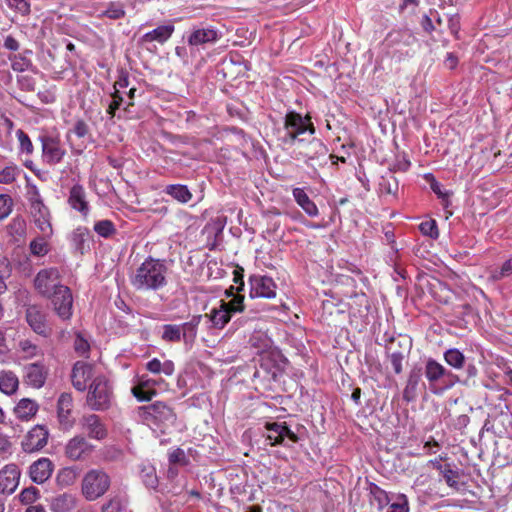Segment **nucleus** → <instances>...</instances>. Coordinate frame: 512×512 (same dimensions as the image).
Here are the masks:
<instances>
[{
	"instance_id": "2eb2a0df",
	"label": "nucleus",
	"mask_w": 512,
	"mask_h": 512,
	"mask_svg": "<svg viewBox=\"0 0 512 512\" xmlns=\"http://www.w3.org/2000/svg\"><path fill=\"white\" fill-rule=\"evenodd\" d=\"M267 440L270 441V444L273 445H284L288 446L284 441L285 438H288L291 442H297L298 436L289 429V427L285 423H267Z\"/></svg>"
},
{
	"instance_id": "58836bf2",
	"label": "nucleus",
	"mask_w": 512,
	"mask_h": 512,
	"mask_svg": "<svg viewBox=\"0 0 512 512\" xmlns=\"http://www.w3.org/2000/svg\"><path fill=\"white\" fill-rule=\"evenodd\" d=\"M369 493L380 511L388 506L391 501L389 494L374 483L370 484Z\"/></svg>"
},
{
	"instance_id": "c9c22d12",
	"label": "nucleus",
	"mask_w": 512,
	"mask_h": 512,
	"mask_svg": "<svg viewBox=\"0 0 512 512\" xmlns=\"http://www.w3.org/2000/svg\"><path fill=\"white\" fill-rule=\"evenodd\" d=\"M19 385L18 377L12 371H3L0 374V391L10 395L13 394Z\"/></svg>"
},
{
	"instance_id": "a878e982",
	"label": "nucleus",
	"mask_w": 512,
	"mask_h": 512,
	"mask_svg": "<svg viewBox=\"0 0 512 512\" xmlns=\"http://www.w3.org/2000/svg\"><path fill=\"white\" fill-rule=\"evenodd\" d=\"M211 322V328L221 330L231 320L232 315L226 308L224 300L219 301V306L211 309L210 313L204 315Z\"/></svg>"
},
{
	"instance_id": "bb28decb",
	"label": "nucleus",
	"mask_w": 512,
	"mask_h": 512,
	"mask_svg": "<svg viewBox=\"0 0 512 512\" xmlns=\"http://www.w3.org/2000/svg\"><path fill=\"white\" fill-rule=\"evenodd\" d=\"M202 317L193 315L189 321L179 324L181 339L185 345L191 346L195 342Z\"/></svg>"
},
{
	"instance_id": "37998d69",
	"label": "nucleus",
	"mask_w": 512,
	"mask_h": 512,
	"mask_svg": "<svg viewBox=\"0 0 512 512\" xmlns=\"http://www.w3.org/2000/svg\"><path fill=\"white\" fill-rule=\"evenodd\" d=\"M18 350L22 356L27 359L34 358L41 354V349L39 346L28 339L19 341Z\"/></svg>"
},
{
	"instance_id": "e2e57ef3",
	"label": "nucleus",
	"mask_w": 512,
	"mask_h": 512,
	"mask_svg": "<svg viewBox=\"0 0 512 512\" xmlns=\"http://www.w3.org/2000/svg\"><path fill=\"white\" fill-rule=\"evenodd\" d=\"M104 14L108 18L116 20L125 16V10L121 4L111 3Z\"/></svg>"
},
{
	"instance_id": "052dcab7",
	"label": "nucleus",
	"mask_w": 512,
	"mask_h": 512,
	"mask_svg": "<svg viewBox=\"0 0 512 512\" xmlns=\"http://www.w3.org/2000/svg\"><path fill=\"white\" fill-rule=\"evenodd\" d=\"M225 304L231 315L242 312L245 308L244 297L241 295L234 296L229 302H225Z\"/></svg>"
},
{
	"instance_id": "6e6d98bb",
	"label": "nucleus",
	"mask_w": 512,
	"mask_h": 512,
	"mask_svg": "<svg viewBox=\"0 0 512 512\" xmlns=\"http://www.w3.org/2000/svg\"><path fill=\"white\" fill-rule=\"evenodd\" d=\"M19 173V169L16 165H8L0 171V183L1 184H11L15 181L17 175Z\"/></svg>"
},
{
	"instance_id": "7ed1b4c3",
	"label": "nucleus",
	"mask_w": 512,
	"mask_h": 512,
	"mask_svg": "<svg viewBox=\"0 0 512 512\" xmlns=\"http://www.w3.org/2000/svg\"><path fill=\"white\" fill-rule=\"evenodd\" d=\"M308 132L311 136L315 134V127L311 122L309 114L302 116L301 114L290 111L284 117V130L280 135V141L285 145L298 144L299 136Z\"/></svg>"
},
{
	"instance_id": "bf43d9fd",
	"label": "nucleus",
	"mask_w": 512,
	"mask_h": 512,
	"mask_svg": "<svg viewBox=\"0 0 512 512\" xmlns=\"http://www.w3.org/2000/svg\"><path fill=\"white\" fill-rule=\"evenodd\" d=\"M16 136H17V139L19 141L21 152L26 153L28 155L32 154V152H33V144L31 142L28 134H26L23 130L18 129L16 131Z\"/></svg>"
},
{
	"instance_id": "5701e85b",
	"label": "nucleus",
	"mask_w": 512,
	"mask_h": 512,
	"mask_svg": "<svg viewBox=\"0 0 512 512\" xmlns=\"http://www.w3.org/2000/svg\"><path fill=\"white\" fill-rule=\"evenodd\" d=\"M68 204L70 207L80 212L84 217L89 214L90 207L86 198V192L82 185L75 184L69 191Z\"/></svg>"
},
{
	"instance_id": "f3484780",
	"label": "nucleus",
	"mask_w": 512,
	"mask_h": 512,
	"mask_svg": "<svg viewBox=\"0 0 512 512\" xmlns=\"http://www.w3.org/2000/svg\"><path fill=\"white\" fill-rule=\"evenodd\" d=\"M54 471L53 462L47 457H41L29 466V477L36 484H44Z\"/></svg>"
},
{
	"instance_id": "de8ad7c7",
	"label": "nucleus",
	"mask_w": 512,
	"mask_h": 512,
	"mask_svg": "<svg viewBox=\"0 0 512 512\" xmlns=\"http://www.w3.org/2000/svg\"><path fill=\"white\" fill-rule=\"evenodd\" d=\"M140 476L147 488L155 489L157 487L158 477L153 466H144L141 469Z\"/></svg>"
},
{
	"instance_id": "6e6552de",
	"label": "nucleus",
	"mask_w": 512,
	"mask_h": 512,
	"mask_svg": "<svg viewBox=\"0 0 512 512\" xmlns=\"http://www.w3.org/2000/svg\"><path fill=\"white\" fill-rule=\"evenodd\" d=\"M35 289L45 297L58 290L63 285L60 283V273L57 268H45L40 270L34 279Z\"/></svg>"
},
{
	"instance_id": "412c9836",
	"label": "nucleus",
	"mask_w": 512,
	"mask_h": 512,
	"mask_svg": "<svg viewBox=\"0 0 512 512\" xmlns=\"http://www.w3.org/2000/svg\"><path fill=\"white\" fill-rule=\"evenodd\" d=\"M416 42V37L409 29L393 30L388 33L385 43L393 52H401L403 47L412 46Z\"/></svg>"
},
{
	"instance_id": "20e7f679",
	"label": "nucleus",
	"mask_w": 512,
	"mask_h": 512,
	"mask_svg": "<svg viewBox=\"0 0 512 512\" xmlns=\"http://www.w3.org/2000/svg\"><path fill=\"white\" fill-rule=\"evenodd\" d=\"M424 376L429 383V388L433 393H438V387L442 390L451 389L455 384L461 382L458 375L446 369L441 363L433 358L425 362Z\"/></svg>"
},
{
	"instance_id": "774afa93",
	"label": "nucleus",
	"mask_w": 512,
	"mask_h": 512,
	"mask_svg": "<svg viewBox=\"0 0 512 512\" xmlns=\"http://www.w3.org/2000/svg\"><path fill=\"white\" fill-rule=\"evenodd\" d=\"M112 98H113V100L108 106L107 113L111 117H114L116 114V111L120 108V106L123 102V98L120 95L119 90L114 91V93L112 94Z\"/></svg>"
},
{
	"instance_id": "3c124183",
	"label": "nucleus",
	"mask_w": 512,
	"mask_h": 512,
	"mask_svg": "<svg viewBox=\"0 0 512 512\" xmlns=\"http://www.w3.org/2000/svg\"><path fill=\"white\" fill-rule=\"evenodd\" d=\"M77 478V471L74 467H66L61 469L57 474V482L63 486L72 485Z\"/></svg>"
},
{
	"instance_id": "13d9d810",
	"label": "nucleus",
	"mask_w": 512,
	"mask_h": 512,
	"mask_svg": "<svg viewBox=\"0 0 512 512\" xmlns=\"http://www.w3.org/2000/svg\"><path fill=\"white\" fill-rule=\"evenodd\" d=\"M387 512H409L408 498L404 494H398L395 502H393Z\"/></svg>"
},
{
	"instance_id": "f257e3e1",
	"label": "nucleus",
	"mask_w": 512,
	"mask_h": 512,
	"mask_svg": "<svg viewBox=\"0 0 512 512\" xmlns=\"http://www.w3.org/2000/svg\"><path fill=\"white\" fill-rule=\"evenodd\" d=\"M166 261L147 257L130 275L131 286L139 292H156L168 284Z\"/></svg>"
},
{
	"instance_id": "c03bdc74",
	"label": "nucleus",
	"mask_w": 512,
	"mask_h": 512,
	"mask_svg": "<svg viewBox=\"0 0 512 512\" xmlns=\"http://www.w3.org/2000/svg\"><path fill=\"white\" fill-rule=\"evenodd\" d=\"M161 339L165 342H180V328L177 324H165L161 327Z\"/></svg>"
},
{
	"instance_id": "423d86ee",
	"label": "nucleus",
	"mask_w": 512,
	"mask_h": 512,
	"mask_svg": "<svg viewBox=\"0 0 512 512\" xmlns=\"http://www.w3.org/2000/svg\"><path fill=\"white\" fill-rule=\"evenodd\" d=\"M113 391L109 380L103 376H96L89 386L87 405L91 410H107L112 403Z\"/></svg>"
},
{
	"instance_id": "4d7b16f0",
	"label": "nucleus",
	"mask_w": 512,
	"mask_h": 512,
	"mask_svg": "<svg viewBox=\"0 0 512 512\" xmlns=\"http://www.w3.org/2000/svg\"><path fill=\"white\" fill-rule=\"evenodd\" d=\"M388 349V359L392 365V368L396 374H400L403 371V360L405 358L404 354L400 351H392L390 352V348Z\"/></svg>"
},
{
	"instance_id": "0eeeda50",
	"label": "nucleus",
	"mask_w": 512,
	"mask_h": 512,
	"mask_svg": "<svg viewBox=\"0 0 512 512\" xmlns=\"http://www.w3.org/2000/svg\"><path fill=\"white\" fill-rule=\"evenodd\" d=\"M139 418L149 426H167L175 421L176 415L166 403L157 401L138 408Z\"/></svg>"
},
{
	"instance_id": "72a5a7b5",
	"label": "nucleus",
	"mask_w": 512,
	"mask_h": 512,
	"mask_svg": "<svg viewBox=\"0 0 512 512\" xmlns=\"http://www.w3.org/2000/svg\"><path fill=\"white\" fill-rule=\"evenodd\" d=\"M163 192L182 204L188 203L193 197L188 187L183 184H169Z\"/></svg>"
},
{
	"instance_id": "b1692460",
	"label": "nucleus",
	"mask_w": 512,
	"mask_h": 512,
	"mask_svg": "<svg viewBox=\"0 0 512 512\" xmlns=\"http://www.w3.org/2000/svg\"><path fill=\"white\" fill-rule=\"evenodd\" d=\"M24 382L33 388H41L47 378V370L39 363H32L24 368Z\"/></svg>"
},
{
	"instance_id": "680f3d73",
	"label": "nucleus",
	"mask_w": 512,
	"mask_h": 512,
	"mask_svg": "<svg viewBox=\"0 0 512 512\" xmlns=\"http://www.w3.org/2000/svg\"><path fill=\"white\" fill-rule=\"evenodd\" d=\"M430 176L432 178V181L430 182V187L432 191L443 200V204L445 206H448L450 193L448 191L443 190L442 185L437 180H435V178L432 175Z\"/></svg>"
},
{
	"instance_id": "2f4dec72",
	"label": "nucleus",
	"mask_w": 512,
	"mask_h": 512,
	"mask_svg": "<svg viewBox=\"0 0 512 512\" xmlns=\"http://www.w3.org/2000/svg\"><path fill=\"white\" fill-rule=\"evenodd\" d=\"M422 373L420 369H413L409 372L406 386L403 391V399L412 402L416 399L418 386L421 382Z\"/></svg>"
},
{
	"instance_id": "6ab92c4d",
	"label": "nucleus",
	"mask_w": 512,
	"mask_h": 512,
	"mask_svg": "<svg viewBox=\"0 0 512 512\" xmlns=\"http://www.w3.org/2000/svg\"><path fill=\"white\" fill-rule=\"evenodd\" d=\"M93 377V365L84 361H77L71 372V381L73 387L84 392L87 389V383Z\"/></svg>"
},
{
	"instance_id": "864d4df0",
	"label": "nucleus",
	"mask_w": 512,
	"mask_h": 512,
	"mask_svg": "<svg viewBox=\"0 0 512 512\" xmlns=\"http://www.w3.org/2000/svg\"><path fill=\"white\" fill-rule=\"evenodd\" d=\"M419 229L423 235L429 236L432 239H437L439 237L437 223L433 219L420 223Z\"/></svg>"
},
{
	"instance_id": "4c0bfd02",
	"label": "nucleus",
	"mask_w": 512,
	"mask_h": 512,
	"mask_svg": "<svg viewBox=\"0 0 512 512\" xmlns=\"http://www.w3.org/2000/svg\"><path fill=\"white\" fill-rule=\"evenodd\" d=\"M437 468L439 469L443 479L445 480L446 484L449 487H451L455 490L460 489V483H459L460 474L457 470L452 469L449 464H447V465L439 464Z\"/></svg>"
},
{
	"instance_id": "7c9ffc66",
	"label": "nucleus",
	"mask_w": 512,
	"mask_h": 512,
	"mask_svg": "<svg viewBox=\"0 0 512 512\" xmlns=\"http://www.w3.org/2000/svg\"><path fill=\"white\" fill-rule=\"evenodd\" d=\"M292 195L295 202L309 217H317L319 215L317 205L310 199L304 188H293Z\"/></svg>"
},
{
	"instance_id": "1a4fd4ad",
	"label": "nucleus",
	"mask_w": 512,
	"mask_h": 512,
	"mask_svg": "<svg viewBox=\"0 0 512 512\" xmlns=\"http://www.w3.org/2000/svg\"><path fill=\"white\" fill-rule=\"evenodd\" d=\"M51 299L53 309L62 320H68L72 316L73 296L67 286L58 287V290L48 296Z\"/></svg>"
},
{
	"instance_id": "f704fd0d",
	"label": "nucleus",
	"mask_w": 512,
	"mask_h": 512,
	"mask_svg": "<svg viewBox=\"0 0 512 512\" xmlns=\"http://www.w3.org/2000/svg\"><path fill=\"white\" fill-rule=\"evenodd\" d=\"M146 369L153 374L163 373L166 376H171L175 371V365L171 360L161 362L159 359L153 358L146 363Z\"/></svg>"
},
{
	"instance_id": "f03ea898",
	"label": "nucleus",
	"mask_w": 512,
	"mask_h": 512,
	"mask_svg": "<svg viewBox=\"0 0 512 512\" xmlns=\"http://www.w3.org/2000/svg\"><path fill=\"white\" fill-rule=\"evenodd\" d=\"M328 152L327 146L318 138L312 137L308 142L299 139L295 159L302 160L308 167L317 171L318 168L327 165L328 159L333 157L328 155Z\"/></svg>"
},
{
	"instance_id": "f8f14e48",
	"label": "nucleus",
	"mask_w": 512,
	"mask_h": 512,
	"mask_svg": "<svg viewBox=\"0 0 512 512\" xmlns=\"http://www.w3.org/2000/svg\"><path fill=\"white\" fill-rule=\"evenodd\" d=\"M26 321L36 334L43 337H48L51 335L52 329L47 322V315L40 306H27Z\"/></svg>"
},
{
	"instance_id": "cd10ccee",
	"label": "nucleus",
	"mask_w": 512,
	"mask_h": 512,
	"mask_svg": "<svg viewBox=\"0 0 512 512\" xmlns=\"http://www.w3.org/2000/svg\"><path fill=\"white\" fill-rule=\"evenodd\" d=\"M70 243L75 252L84 254L89 250L90 231L87 227L79 226L70 235Z\"/></svg>"
},
{
	"instance_id": "09e8293b",
	"label": "nucleus",
	"mask_w": 512,
	"mask_h": 512,
	"mask_svg": "<svg viewBox=\"0 0 512 512\" xmlns=\"http://www.w3.org/2000/svg\"><path fill=\"white\" fill-rule=\"evenodd\" d=\"M40 497V491L38 488L34 486L27 487L23 489L20 494L18 495L19 501L23 505H33L34 502H36Z\"/></svg>"
},
{
	"instance_id": "a211bd4d",
	"label": "nucleus",
	"mask_w": 512,
	"mask_h": 512,
	"mask_svg": "<svg viewBox=\"0 0 512 512\" xmlns=\"http://www.w3.org/2000/svg\"><path fill=\"white\" fill-rule=\"evenodd\" d=\"M21 471L16 464H8L0 470V493L12 494L19 485Z\"/></svg>"
},
{
	"instance_id": "aec40b11",
	"label": "nucleus",
	"mask_w": 512,
	"mask_h": 512,
	"mask_svg": "<svg viewBox=\"0 0 512 512\" xmlns=\"http://www.w3.org/2000/svg\"><path fill=\"white\" fill-rule=\"evenodd\" d=\"M93 448V445L83 435H76L67 442L65 455L72 461H78L89 454Z\"/></svg>"
},
{
	"instance_id": "c85d7f7f",
	"label": "nucleus",
	"mask_w": 512,
	"mask_h": 512,
	"mask_svg": "<svg viewBox=\"0 0 512 512\" xmlns=\"http://www.w3.org/2000/svg\"><path fill=\"white\" fill-rule=\"evenodd\" d=\"M175 30V27L172 23H168L165 25H160L156 27L155 29L145 33L141 37L142 43H151V42H158V43H165L173 34Z\"/></svg>"
},
{
	"instance_id": "e433bc0d",
	"label": "nucleus",
	"mask_w": 512,
	"mask_h": 512,
	"mask_svg": "<svg viewBox=\"0 0 512 512\" xmlns=\"http://www.w3.org/2000/svg\"><path fill=\"white\" fill-rule=\"evenodd\" d=\"M52 236L41 235L34 238L29 244L30 254L35 257H43L50 251L48 239Z\"/></svg>"
},
{
	"instance_id": "338daca9",
	"label": "nucleus",
	"mask_w": 512,
	"mask_h": 512,
	"mask_svg": "<svg viewBox=\"0 0 512 512\" xmlns=\"http://www.w3.org/2000/svg\"><path fill=\"white\" fill-rule=\"evenodd\" d=\"M7 4L10 8L23 15L30 12V4L27 0H7Z\"/></svg>"
},
{
	"instance_id": "9b49d317",
	"label": "nucleus",
	"mask_w": 512,
	"mask_h": 512,
	"mask_svg": "<svg viewBox=\"0 0 512 512\" xmlns=\"http://www.w3.org/2000/svg\"><path fill=\"white\" fill-rule=\"evenodd\" d=\"M84 435L90 439L102 441L108 435V429L102 418L96 414H85L79 420Z\"/></svg>"
},
{
	"instance_id": "39448f33",
	"label": "nucleus",
	"mask_w": 512,
	"mask_h": 512,
	"mask_svg": "<svg viewBox=\"0 0 512 512\" xmlns=\"http://www.w3.org/2000/svg\"><path fill=\"white\" fill-rule=\"evenodd\" d=\"M110 485V476L103 469H91L82 478L81 493L86 500L95 501L109 490Z\"/></svg>"
},
{
	"instance_id": "49530a36",
	"label": "nucleus",
	"mask_w": 512,
	"mask_h": 512,
	"mask_svg": "<svg viewBox=\"0 0 512 512\" xmlns=\"http://www.w3.org/2000/svg\"><path fill=\"white\" fill-rule=\"evenodd\" d=\"M94 231L103 238H110L116 233V228L111 220L105 219L95 222Z\"/></svg>"
},
{
	"instance_id": "dca6fc26",
	"label": "nucleus",
	"mask_w": 512,
	"mask_h": 512,
	"mask_svg": "<svg viewBox=\"0 0 512 512\" xmlns=\"http://www.w3.org/2000/svg\"><path fill=\"white\" fill-rule=\"evenodd\" d=\"M162 379L149 378L147 375L139 376L137 384L131 389L138 401H150L155 395V386L163 383Z\"/></svg>"
},
{
	"instance_id": "c756f323",
	"label": "nucleus",
	"mask_w": 512,
	"mask_h": 512,
	"mask_svg": "<svg viewBox=\"0 0 512 512\" xmlns=\"http://www.w3.org/2000/svg\"><path fill=\"white\" fill-rule=\"evenodd\" d=\"M73 407V398L69 393H62L57 402V414L62 425L70 427L72 425L71 411Z\"/></svg>"
},
{
	"instance_id": "4be33fe9",
	"label": "nucleus",
	"mask_w": 512,
	"mask_h": 512,
	"mask_svg": "<svg viewBox=\"0 0 512 512\" xmlns=\"http://www.w3.org/2000/svg\"><path fill=\"white\" fill-rule=\"evenodd\" d=\"M30 213L36 227L45 236L53 235L51 214L49 208L43 203L30 208Z\"/></svg>"
},
{
	"instance_id": "79ce46f5",
	"label": "nucleus",
	"mask_w": 512,
	"mask_h": 512,
	"mask_svg": "<svg viewBox=\"0 0 512 512\" xmlns=\"http://www.w3.org/2000/svg\"><path fill=\"white\" fill-rule=\"evenodd\" d=\"M512 275V256L505 260L499 267L490 270V278L493 281H501Z\"/></svg>"
},
{
	"instance_id": "8fccbe9b",
	"label": "nucleus",
	"mask_w": 512,
	"mask_h": 512,
	"mask_svg": "<svg viewBox=\"0 0 512 512\" xmlns=\"http://www.w3.org/2000/svg\"><path fill=\"white\" fill-rule=\"evenodd\" d=\"M8 58L14 71L23 72L32 66L31 60L24 54L11 55Z\"/></svg>"
},
{
	"instance_id": "ddd939ff",
	"label": "nucleus",
	"mask_w": 512,
	"mask_h": 512,
	"mask_svg": "<svg viewBox=\"0 0 512 512\" xmlns=\"http://www.w3.org/2000/svg\"><path fill=\"white\" fill-rule=\"evenodd\" d=\"M48 430L41 425H35L24 436L21 447L26 453H34L46 446L48 441Z\"/></svg>"
},
{
	"instance_id": "0e129e2a",
	"label": "nucleus",
	"mask_w": 512,
	"mask_h": 512,
	"mask_svg": "<svg viewBox=\"0 0 512 512\" xmlns=\"http://www.w3.org/2000/svg\"><path fill=\"white\" fill-rule=\"evenodd\" d=\"M74 348L79 356H86L90 350V345L81 334H77L74 340Z\"/></svg>"
},
{
	"instance_id": "ea45409f",
	"label": "nucleus",
	"mask_w": 512,
	"mask_h": 512,
	"mask_svg": "<svg viewBox=\"0 0 512 512\" xmlns=\"http://www.w3.org/2000/svg\"><path fill=\"white\" fill-rule=\"evenodd\" d=\"M445 362L454 369H462L465 365L464 354L456 348H450L443 354Z\"/></svg>"
},
{
	"instance_id": "393cba45",
	"label": "nucleus",
	"mask_w": 512,
	"mask_h": 512,
	"mask_svg": "<svg viewBox=\"0 0 512 512\" xmlns=\"http://www.w3.org/2000/svg\"><path fill=\"white\" fill-rule=\"evenodd\" d=\"M221 34L214 28H198L191 32L187 42L190 46H200L209 43H215L219 40Z\"/></svg>"
},
{
	"instance_id": "a18cd8bd",
	"label": "nucleus",
	"mask_w": 512,
	"mask_h": 512,
	"mask_svg": "<svg viewBox=\"0 0 512 512\" xmlns=\"http://www.w3.org/2000/svg\"><path fill=\"white\" fill-rule=\"evenodd\" d=\"M52 505L57 511H69L75 506V498L70 494H62L54 498Z\"/></svg>"
},
{
	"instance_id": "a19ab883",
	"label": "nucleus",
	"mask_w": 512,
	"mask_h": 512,
	"mask_svg": "<svg viewBox=\"0 0 512 512\" xmlns=\"http://www.w3.org/2000/svg\"><path fill=\"white\" fill-rule=\"evenodd\" d=\"M398 187V180L391 172L381 177L379 189L382 194L396 195Z\"/></svg>"
},
{
	"instance_id": "9d476101",
	"label": "nucleus",
	"mask_w": 512,
	"mask_h": 512,
	"mask_svg": "<svg viewBox=\"0 0 512 512\" xmlns=\"http://www.w3.org/2000/svg\"><path fill=\"white\" fill-rule=\"evenodd\" d=\"M251 298H267L272 299L276 297L277 285L274 280L267 275H251L249 277Z\"/></svg>"
},
{
	"instance_id": "473e14b6",
	"label": "nucleus",
	"mask_w": 512,
	"mask_h": 512,
	"mask_svg": "<svg viewBox=\"0 0 512 512\" xmlns=\"http://www.w3.org/2000/svg\"><path fill=\"white\" fill-rule=\"evenodd\" d=\"M37 411L38 404L35 401L28 398L21 399L14 408V413L16 417L26 421L34 417Z\"/></svg>"
},
{
	"instance_id": "69168bd1",
	"label": "nucleus",
	"mask_w": 512,
	"mask_h": 512,
	"mask_svg": "<svg viewBox=\"0 0 512 512\" xmlns=\"http://www.w3.org/2000/svg\"><path fill=\"white\" fill-rule=\"evenodd\" d=\"M12 211V199L8 195L0 194V220L5 219Z\"/></svg>"
},
{
	"instance_id": "603ef678",
	"label": "nucleus",
	"mask_w": 512,
	"mask_h": 512,
	"mask_svg": "<svg viewBox=\"0 0 512 512\" xmlns=\"http://www.w3.org/2000/svg\"><path fill=\"white\" fill-rule=\"evenodd\" d=\"M26 189V198L29 202L30 208L44 202L40 195L39 189L35 184L28 182L26 185Z\"/></svg>"
},
{
	"instance_id": "4468645a",
	"label": "nucleus",
	"mask_w": 512,
	"mask_h": 512,
	"mask_svg": "<svg viewBox=\"0 0 512 512\" xmlns=\"http://www.w3.org/2000/svg\"><path fill=\"white\" fill-rule=\"evenodd\" d=\"M43 161L49 165H56L62 161L66 151L60 141L51 136H41Z\"/></svg>"
},
{
	"instance_id": "5fc2aeb1",
	"label": "nucleus",
	"mask_w": 512,
	"mask_h": 512,
	"mask_svg": "<svg viewBox=\"0 0 512 512\" xmlns=\"http://www.w3.org/2000/svg\"><path fill=\"white\" fill-rule=\"evenodd\" d=\"M125 506V500L120 496H115L103 505L102 512H122Z\"/></svg>"
}]
</instances>
